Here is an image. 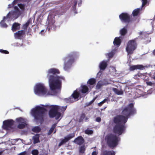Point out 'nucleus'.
Returning a JSON list of instances; mask_svg holds the SVG:
<instances>
[{
  "instance_id": "1",
  "label": "nucleus",
  "mask_w": 155,
  "mask_h": 155,
  "mask_svg": "<svg viewBox=\"0 0 155 155\" xmlns=\"http://www.w3.org/2000/svg\"><path fill=\"white\" fill-rule=\"evenodd\" d=\"M134 106V104H129L123 109L121 112L122 115H117L114 117L113 121L116 124L113 129L114 134L120 135L125 131L126 128L125 124L128 118L137 113L136 110Z\"/></svg>"
},
{
  "instance_id": "2",
  "label": "nucleus",
  "mask_w": 155,
  "mask_h": 155,
  "mask_svg": "<svg viewBox=\"0 0 155 155\" xmlns=\"http://www.w3.org/2000/svg\"><path fill=\"white\" fill-rule=\"evenodd\" d=\"M42 106L43 107L37 106L31 111L32 114L34 117L36 122H39L42 124L44 120L45 115L47 110L43 107L50 108L48 113L50 118H53L55 117L56 119L58 120L61 116V113L58 112V106L44 105Z\"/></svg>"
},
{
  "instance_id": "3",
  "label": "nucleus",
  "mask_w": 155,
  "mask_h": 155,
  "mask_svg": "<svg viewBox=\"0 0 155 155\" xmlns=\"http://www.w3.org/2000/svg\"><path fill=\"white\" fill-rule=\"evenodd\" d=\"M60 73L59 70L55 68H51L48 71L47 77L49 79L50 89L52 91L61 89V78L57 75Z\"/></svg>"
},
{
  "instance_id": "4",
  "label": "nucleus",
  "mask_w": 155,
  "mask_h": 155,
  "mask_svg": "<svg viewBox=\"0 0 155 155\" xmlns=\"http://www.w3.org/2000/svg\"><path fill=\"white\" fill-rule=\"evenodd\" d=\"M105 140L108 147L113 148L118 144L120 138L116 134H110L105 136Z\"/></svg>"
},
{
  "instance_id": "5",
  "label": "nucleus",
  "mask_w": 155,
  "mask_h": 155,
  "mask_svg": "<svg viewBox=\"0 0 155 155\" xmlns=\"http://www.w3.org/2000/svg\"><path fill=\"white\" fill-rule=\"evenodd\" d=\"M78 55L77 52H72L69 54L67 57L64 58V69L65 70H67L71 68L72 64L74 61L75 59L77 57Z\"/></svg>"
},
{
  "instance_id": "6",
  "label": "nucleus",
  "mask_w": 155,
  "mask_h": 155,
  "mask_svg": "<svg viewBox=\"0 0 155 155\" xmlns=\"http://www.w3.org/2000/svg\"><path fill=\"white\" fill-rule=\"evenodd\" d=\"M137 38H135L128 42L126 49L128 54H132L137 48Z\"/></svg>"
},
{
  "instance_id": "7",
  "label": "nucleus",
  "mask_w": 155,
  "mask_h": 155,
  "mask_svg": "<svg viewBox=\"0 0 155 155\" xmlns=\"http://www.w3.org/2000/svg\"><path fill=\"white\" fill-rule=\"evenodd\" d=\"M35 92L36 94H38L52 95L50 91L48 92L47 89L44 84L40 83L36 85Z\"/></svg>"
},
{
  "instance_id": "8",
  "label": "nucleus",
  "mask_w": 155,
  "mask_h": 155,
  "mask_svg": "<svg viewBox=\"0 0 155 155\" xmlns=\"http://www.w3.org/2000/svg\"><path fill=\"white\" fill-rule=\"evenodd\" d=\"M79 95V93L76 91H75L70 97L68 98H65V101L67 103H72L78 100Z\"/></svg>"
},
{
  "instance_id": "9",
  "label": "nucleus",
  "mask_w": 155,
  "mask_h": 155,
  "mask_svg": "<svg viewBox=\"0 0 155 155\" xmlns=\"http://www.w3.org/2000/svg\"><path fill=\"white\" fill-rule=\"evenodd\" d=\"M122 22L128 23L131 21L130 16L127 13H122L119 16Z\"/></svg>"
},
{
  "instance_id": "10",
  "label": "nucleus",
  "mask_w": 155,
  "mask_h": 155,
  "mask_svg": "<svg viewBox=\"0 0 155 155\" xmlns=\"http://www.w3.org/2000/svg\"><path fill=\"white\" fill-rule=\"evenodd\" d=\"M16 121L18 123L17 127L19 129L25 128L27 125L25 119L21 117L16 118Z\"/></svg>"
},
{
  "instance_id": "11",
  "label": "nucleus",
  "mask_w": 155,
  "mask_h": 155,
  "mask_svg": "<svg viewBox=\"0 0 155 155\" xmlns=\"http://www.w3.org/2000/svg\"><path fill=\"white\" fill-rule=\"evenodd\" d=\"M14 121L12 120H5L3 122V128L5 130H8L11 128L14 124Z\"/></svg>"
},
{
  "instance_id": "12",
  "label": "nucleus",
  "mask_w": 155,
  "mask_h": 155,
  "mask_svg": "<svg viewBox=\"0 0 155 155\" xmlns=\"http://www.w3.org/2000/svg\"><path fill=\"white\" fill-rule=\"evenodd\" d=\"M74 136L75 134L74 133L69 134V135H68L66 137H65L64 139L61 140V142L59 143L58 146L59 147L61 146L62 145L74 137Z\"/></svg>"
},
{
  "instance_id": "13",
  "label": "nucleus",
  "mask_w": 155,
  "mask_h": 155,
  "mask_svg": "<svg viewBox=\"0 0 155 155\" xmlns=\"http://www.w3.org/2000/svg\"><path fill=\"white\" fill-rule=\"evenodd\" d=\"M145 66L139 64L136 65H132L129 68V70L130 71H134L135 70L140 69L143 70L145 69Z\"/></svg>"
},
{
  "instance_id": "14",
  "label": "nucleus",
  "mask_w": 155,
  "mask_h": 155,
  "mask_svg": "<svg viewBox=\"0 0 155 155\" xmlns=\"http://www.w3.org/2000/svg\"><path fill=\"white\" fill-rule=\"evenodd\" d=\"M84 141V140L81 136L78 137L74 141V143L80 145L83 144Z\"/></svg>"
},
{
  "instance_id": "15",
  "label": "nucleus",
  "mask_w": 155,
  "mask_h": 155,
  "mask_svg": "<svg viewBox=\"0 0 155 155\" xmlns=\"http://www.w3.org/2000/svg\"><path fill=\"white\" fill-rule=\"evenodd\" d=\"M20 24L18 23L15 22L14 23L12 27V30L13 31H15L18 30H19L20 28Z\"/></svg>"
},
{
  "instance_id": "16",
  "label": "nucleus",
  "mask_w": 155,
  "mask_h": 155,
  "mask_svg": "<svg viewBox=\"0 0 155 155\" xmlns=\"http://www.w3.org/2000/svg\"><path fill=\"white\" fill-rule=\"evenodd\" d=\"M107 66L106 61H101L99 65V68L101 70H104Z\"/></svg>"
},
{
  "instance_id": "17",
  "label": "nucleus",
  "mask_w": 155,
  "mask_h": 155,
  "mask_svg": "<svg viewBox=\"0 0 155 155\" xmlns=\"http://www.w3.org/2000/svg\"><path fill=\"white\" fill-rule=\"evenodd\" d=\"M121 41L119 37H116L113 41V43L114 45L119 46L121 43Z\"/></svg>"
},
{
  "instance_id": "18",
  "label": "nucleus",
  "mask_w": 155,
  "mask_h": 155,
  "mask_svg": "<svg viewBox=\"0 0 155 155\" xmlns=\"http://www.w3.org/2000/svg\"><path fill=\"white\" fill-rule=\"evenodd\" d=\"M25 33L24 30L19 31L15 33V37L18 38H20L22 35H25Z\"/></svg>"
},
{
  "instance_id": "19",
  "label": "nucleus",
  "mask_w": 155,
  "mask_h": 155,
  "mask_svg": "<svg viewBox=\"0 0 155 155\" xmlns=\"http://www.w3.org/2000/svg\"><path fill=\"white\" fill-rule=\"evenodd\" d=\"M115 153L114 151L104 150L102 152V155H115Z\"/></svg>"
},
{
  "instance_id": "20",
  "label": "nucleus",
  "mask_w": 155,
  "mask_h": 155,
  "mask_svg": "<svg viewBox=\"0 0 155 155\" xmlns=\"http://www.w3.org/2000/svg\"><path fill=\"white\" fill-rule=\"evenodd\" d=\"M39 134H36L33 137V143L35 144L36 143H39Z\"/></svg>"
},
{
  "instance_id": "21",
  "label": "nucleus",
  "mask_w": 155,
  "mask_h": 155,
  "mask_svg": "<svg viewBox=\"0 0 155 155\" xmlns=\"http://www.w3.org/2000/svg\"><path fill=\"white\" fill-rule=\"evenodd\" d=\"M15 11H11V12H9V13L7 14L6 16H4L3 18L4 20L10 19L11 18V15H15Z\"/></svg>"
},
{
  "instance_id": "22",
  "label": "nucleus",
  "mask_w": 155,
  "mask_h": 155,
  "mask_svg": "<svg viewBox=\"0 0 155 155\" xmlns=\"http://www.w3.org/2000/svg\"><path fill=\"white\" fill-rule=\"evenodd\" d=\"M88 88L87 86L84 85L82 86L81 92L82 93H86L88 91Z\"/></svg>"
},
{
  "instance_id": "23",
  "label": "nucleus",
  "mask_w": 155,
  "mask_h": 155,
  "mask_svg": "<svg viewBox=\"0 0 155 155\" xmlns=\"http://www.w3.org/2000/svg\"><path fill=\"white\" fill-rule=\"evenodd\" d=\"M104 85V83L102 81H98L96 86V89L97 90L100 89Z\"/></svg>"
},
{
  "instance_id": "24",
  "label": "nucleus",
  "mask_w": 155,
  "mask_h": 155,
  "mask_svg": "<svg viewBox=\"0 0 155 155\" xmlns=\"http://www.w3.org/2000/svg\"><path fill=\"white\" fill-rule=\"evenodd\" d=\"M56 126V124H54L52 126L48 133V135H50L53 132Z\"/></svg>"
},
{
  "instance_id": "25",
  "label": "nucleus",
  "mask_w": 155,
  "mask_h": 155,
  "mask_svg": "<svg viewBox=\"0 0 155 155\" xmlns=\"http://www.w3.org/2000/svg\"><path fill=\"white\" fill-rule=\"evenodd\" d=\"M96 82V80L95 78H91L90 79L87 81V83L90 85H92L95 84Z\"/></svg>"
},
{
  "instance_id": "26",
  "label": "nucleus",
  "mask_w": 155,
  "mask_h": 155,
  "mask_svg": "<svg viewBox=\"0 0 155 155\" xmlns=\"http://www.w3.org/2000/svg\"><path fill=\"white\" fill-rule=\"evenodd\" d=\"M127 33V30L126 28L124 27L120 31V33L121 35L124 36Z\"/></svg>"
},
{
  "instance_id": "27",
  "label": "nucleus",
  "mask_w": 155,
  "mask_h": 155,
  "mask_svg": "<svg viewBox=\"0 0 155 155\" xmlns=\"http://www.w3.org/2000/svg\"><path fill=\"white\" fill-rule=\"evenodd\" d=\"M32 131L35 133H39L41 131V129L38 126L34 127L32 129Z\"/></svg>"
},
{
  "instance_id": "28",
  "label": "nucleus",
  "mask_w": 155,
  "mask_h": 155,
  "mask_svg": "<svg viewBox=\"0 0 155 155\" xmlns=\"http://www.w3.org/2000/svg\"><path fill=\"white\" fill-rule=\"evenodd\" d=\"M113 91H114L117 95H122L123 94V92L117 89L116 88H113Z\"/></svg>"
},
{
  "instance_id": "29",
  "label": "nucleus",
  "mask_w": 155,
  "mask_h": 155,
  "mask_svg": "<svg viewBox=\"0 0 155 155\" xmlns=\"http://www.w3.org/2000/svg\"><path fill=\"white\" fill-rule=\"evenodd\" d=\"M140 11V8H137L134 10L132 12V14L134 16H137Z\"/></svg>"
},
{
  "instance_id": "30",
  "label": "nucleus",
  "mask_w": 155,
  "mask_h": 155,
  "mask_svg": "<svg viewBox=\"0 0 155 155\" xmlns=\"http://www.w3.org/2000/svg\"><path fill=\"white\" fill-rule=\"evenodd\" d=\"M58 111L61 113H64L66 109L67 106L64 107H60L58 106Z\"/></svg>"
},
{
  "instance_id": "31",
  "label": "nucleus",
  "mask_w": 155,
  "mask_h": 155,
  "mask_svg": "<svg viewBox=\"0 0 155 155\" xmlns=\"http://www.w3.org/2000/svg\"><path fill=\"white\" fill-rule=\"evenodd\" d=\"M30 23V21L28 20L25 24H23L22 26V28L24 30H26L27 28L28 27Z\"/></svg>"
},
{
  "instance_id": "32",
  "label": "nucleus",
  "mask_w": 155,
  "mask_h": 155,
  "mask_svg": "<svg viewBox=\"0 0 155 155\" xmlns=\"http://www.w3.org/2000/svg\"><path fill=\"white\" fill-rule=\"evenodd\" d=\"M86 148L85 147L84 145L81 146L79 148V152L80 153H85Z\"/></svg>"
},
{
  "instance_id": "33",
  "label": "nucleus",
  "mask_w": 155,
  "mask_h": 155,
  "mask_svg": "<svg viewBox=\"0 0 155 155\" xmlns=\"http://www.w3.org/2000/svg\"><path fill=\"white\" fill-rule=\"evenodd\" d=\"M5 20H4L3 19L1 21L0 24L2 27L4 28H6L8 27V25L5 22Z\"/></svg>"
},
{
  "instance_id": "34",
  "label": "nucleus",
  "mask_w": 155,
  "mask_h": 155,
  "mask_svg": "<svg viewBox=\"0 0 155 155\" xmlns=\"http://www.w3.org/2000/svg\"><path fill=\"white\" fill-rule=\"evenodd\" d=\"M84 133L87 135H91L93 133V131L91 130L87 129L84 131Z\"/></svg>"
},
{
  "instance_id": "35",
  "label": "nucleus",
  "mask_w": 155,
  "mask_h": 155,
  "mask_svg": "<svg viewBox=\"0 0 155 155\" xmlns=\"http://www.w3.org/2000/svg\"><path fill=\"white\" fill-rule=\"evenodd\" d=\"M85 117V114L84 113L82 114L80 117V118L79 120V121L80 122H83V120Z\"/></svg>"
},
{
  "instance_id": "36",
  "label": "nucleus",
  "mask_w": 155,
  "mask_h": 155,
  "mask_svg": "<svg viewBox=\"0 0 155 155\" xmlns=\"http://www.w3.org/2000/svg\"><path fill=\"white\" fill-rule=\"evenodd\" d=\"M108 99V98H105L104 99L103 101H102L101 102H100L98 104V105L99 106H101L103 104L105 103V102L107 101V99Z\"/></svg>"
},
{
  "instance_id": "37",
  "label": "nucleus",
  "mask_w": 155,
  "mask_h": 155,
  "mask_svg": "<svg viewBox=\"0 0 155 155\" xmlns=\"http://www.w3.org/2000/svg\"><path fill=\"white\" fill-rule=\"evenodd\" d=\"M32 154L33 155H38V151L37 150H34L32 151Z\"/></svg>"
},
{
  "instance_id": "38",
  "label": "nucleus",
  "mask_w": 155,
  "mask_h": 155,
  "mask_svg": "<svg viewBox=\"0 0 155 155\" xmlns=\"http://www.w3.org/2000/svg\"><path fill=\"white\" fill-rule=\"evenodd\" d=\"M78 2V3L80 2L79 0H77V1H75L74 2V5L73 6V9L74 10L76 9L77 4Z\"/></svg>"
},
{
  "instance_id": "39",
  "label": "nucleus",
  "mask_w": 155,
  "mask_h": 155,
  "mask_svg": "<svg viewBox=\"0 0 155 155\" xmlns=\"http://www.w3.org/2000/svg\"><path fill=\"white\" fill-rule=\"evenodd\" d=\"M96 98H97L96 97H95L90 102H89L88 103H87L86 104L87 106H89L90 105H91L95 101V100L96 99Z\"/></svg>"
},
{
  "instance_id": "40",
  "label": "nucleus",
  "mask_w": 155,
  "mask_h": 155,
  "mask_svg": "<svg viewBox=\"0 0 155 155\" xmlns=\"http://www.w3.org/2000/svg\"><path fill=\"white\" fill-rule=\"evenodd\" d=\"M18 6L22 10H24L25 9V5L24 4H18Z\"/></svg>"
},
{
  "instance_id": "41",
  "label": "nucleus",
  "mask_w": 155,
  "mask_h": 155,
  "mask_svg": "<svg viewBox=\"0 0 155 155\" xmlns=\"http://www.w3.org/2000/svg\"><path fill=\"white\" fill-rule=\"evenodd\" d=\"M0 52L5 54H8L9 53V52L8 51L3 49H0Z\"/></svg>"
},
{
  "instance_id": "42",
  "label": "nucleus",
  "mask_w": 155,
  "mask_h": 155,
  "mask_svg": "<svg viewBox=\"0 0 155 155\" xmlns=\"http://www.w3.org/2000/svg\"><path fill=\"white\" fill-rule=\"evenodd\" d=\"M142 6H143L146 5L147 2V0H142Z\"/></svg>"
},
{
  "instance_id": "43",
  "label": "nucleus",
  "mask_w": 155,
  "mask_h": 155,
  "mask_svg": "<svg viewBox=\"0 0 155 155\" xmlns=\"http://www.w3.org/2000/svg\"><path fill=\"white\" fill-rule=\"evenodd\" d=\"M14 8L15 10V14L19 12V9L17 6H15L14 7Z\"/></svg>"
},
{
  "instance_id": "44",
  "label": "nucleus",
  "mask_w": 155,
  "mask_h": 155,
  "mask_svg": "<svg viewBox=\"0 0 155 155\" xmlns=\"http://www.w3.org/2000/svg\"><path fill=\"white\" fill-rule=\"evenodd\" d=\"M108 56L109 58H112L113 57V56L114 55V54L113 52H111L108 53Z\"/></svg>"
},
{
  "instance_id": "45",
  "label": "nucleus",
  "mask_w": 155,
  "mask_h": 155,
  "mask_svg": "<svg viewBox=\"0 0 155 155\" xmlns=\"http://www.w3.org/2000/svg\"><path fill=\"white\" fill-rule=\"evenodd\" d=\"M101 119L100 117H97L95 120V121L98 122H100L101 121Z\"/></svg>"
},
{
  "instance_id": "46",
  "label": "nucleus",
  "mask_w": 155,
  "mask_h": 155,
  "mask_svg": "<svg viewBox=\"0 0 155 155\" xmlns=\"http://www.w3.org/2000/svg\"><path fill=\"white\" fill-rule=\"evenodd\" d=\"M146 83L147 85L149 86H152L153 84V83L152 82L150 81L147 82H146Z\"/></svg>"
},
{
  "instance_id": "47",
  "label": "nucleus",
  "mask_w": 155,
  "mask_h": 155,
  "mask_svg": "<svg viewBox=\"0 0 155 155\" xmlns=\"http://www.w3.org/2000/svg\"><path fill=\"white\" fill-rule=\"evenodd\" d=\"M6 150V149L2 150V149H0V155H1L2 153L4 151Z\"/></svg>"
},
{
  "instance_id": "48",
  "label": "nucleus",
  "mask_w": 155,
  "mask_h": 155,
  "mask_svg": "<svg viewBox=\"0 0 155 155\" xmlns=\"http://www.w3.org/2000/svg\"><path fill=\"white\" fill-rule=\"evenodd\" d=\"M13 7V5L12 3L11 4H9L8 5V8H11Z\"/></svg>"
},
{
  "instance_id": "49",
  "label": "nucleus",
  "mask_w": 155,
  "mask_h": 155,
  "mask_svg": "<svg viewBox=\"0 0 155 155\" xmlns=\"http://www.w3.org/2000/svg\"><path fill=\"white\" fill-rule=\"evenodd\" d=\"M97 152L95 151H93L92 153V155H97Z\"/></svg>"
},
{
  "instance_id": "50",
  "label": "nucleus",
  "mask_w": 155,
  "mask_h": 155,
  "mask_svg": "<svg viewBox=\"0 0 155 155\" xmlns=\"http://www.w3.org/2000/svg\"><path fill=\"white\" fill-rule=\"evenodd\" d=\"M80 2L78 3V6H80L81 5V4L82 3V0H79Z\"/></svg>"
},
{
  "instance_id": "51",
  "label": "nucleus",
  "mask_w": 155,
  "mask_h": 155,
  "mask_svg": "<svg viewBox=\"0 0 155 155\" xmlns=\"http://www.w3.org/2000/svg\"><path fill=\"white\" fill-rule=\"evenodd\" d=\"M45 30H42L41 32H40V33L41 34V35H42L43 33H45Z\"/></svg>"
},
{
  "instance_id": "52",
  "label": "nucleus",
  "mask_w": 155,
  "mask_h": 155,
  "mask_svg": "<svg viewBox=\"0 0 155 155\" xmlns=\"http://www.w3.org/2000/svg\"><path fill=\"white\" fill-rule=\"evenodd\" d=\"M25 155V153L24 152L18 154V155Z\"/></svg>"
},
{
  "instance_id": "53",
  "label": "nucleus",
  "mask_w": 155,
  "mask_h": 155,
  "mask_svg": "<svg viewBox=\"0 0 155 155\" xmlns=\"http://www.w3.org/2000/svg\"><path fill=\"white\" fill-rule=\"evenodd\" d=\"M31 29H30V28H28V32H27V34H28V33H29L30 32H31Z\"/></svg>"
},
{
  "instance_id": "54",
  "label": "nucleus",
  "mask_w": 155,
  "mask_h": 155,
  "mask_svg": "<svg viewBox=\"0 0 155 155\" xmlns=\"http://www.w3.org/2000/svg\"><path fill=\"white\" fill-rule=\"evenodd\" d=\"M139 35H141L142 34H143V32L142 31H140V32L139 33Z\"/></svg>"
},
{
  "instance_id": "55",
  "label": "nucleus",
  "mask_w": 155,
  "mask_h": 155,
  "mask_svg": "<svg viewBox=\"0 0 155 155\" xmlns=\"http://www.w3.org/2000/svg\"><path fill=\"white\" fill-rule=\"evenodd\" d=\"M84 119H85V120L86 121L88 119V118L87 117H85V118Z\"/></svg>"
},
{
  "instance_id": "56",
  "label": "nucleus",
  "mask_w": 155,
  "mask_h": 155,
  "mask_svg": "<svg viewBox=\"0 0 155 155\" xmlns=\"http://www.w3.org/2000/svg\"><path fill=\"white\" fill-rule=\"evenodd\" d=\"M153 54L155 55V49L153 51Z\"/></svg>"
},
{
  "instance_id": "57",
  "label": "nucleus",
  "mask_w": 155,
  "mask_h": 155,
  "mask_svg": "<svg viewBox=\"0 0 155 155\" xmlns=\"http://www.w3.org/2000/svg\"><path fill=\"white\" fill-rule=\"evenodd\" d=\"M153 78L155 80V76L153 77Z\"/></svg>"
},
{
  "instance_id": "58",
  "label": "nucleus",
  "mask_w": 155,
  "mask_h": 155,
  "mask_svg": "<svg viewBox=\"0 0 155 155\" xmlns=\"http://www.w3.org/2000/svg\"><path fill=\"white\" fill-rule=\"evenodd\" d=\"M56 132V130H55L54 131V134L55 133V132Z\"/></svg>"
}]
</instances>
